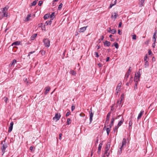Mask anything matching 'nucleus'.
Masks as SVG:
<instances>
[{"mask_svg":"<svg viewBox=\"0 0 157 157\" xmlns=\"http://www.w3.org/2000/svg\"><path fill=\"white\" fill-rule=\"evenodd\" d=\"M9 7L7 6L5 7L2 8L1 9V11L0 12V14L2 18V17H7L8 16V13L7 12Z\"/></svg>","mask_w":157,"mask_h":157,"instance_id":"1","label":"nucleus"},{"mask_svg":"<svg viewBox=\"0 0 157 157\" xmlns=\"http://www.w3.org/2000/svg\"><path fill=\"white\" fill-rule=\"evenodd\" d=\"M44 45L46 47H49L50 45V41L48 38L44 39L43 40Z\"/></svg>","mask_w":157,"mask_h":157,"instance_id":"2","label":"nucleus"},{"mask_svg":"<svg viewBox=\"0 0 157 157\" xmlns=\"http://www.w3.org/2000/svg\"><path fill=\"white\" fill-rule=\"evenodd\" d=\"M61 117V115L60 113H56L54 117H53V120H56V121L59 120Z\"/></svg>","mask_w":157,"mask_h":157,"instance_id":"3","label":"nucleus"},{"mask_svg":"<svg viewBox=\"0 0 157 157\" xmlns=\"http://www.w3.org/2000/svg\"><path fill=\"white\" fill-rule=\"evenodd\" d=\"M7 147V146L6 144H3V145L2 147L1 148L2 152L3 153L2 155H3L5 152L6 149Z\"/></svg>","mask_w":157,"mask_h":157,"instance_id":"4","label":"nucleus"},{"mask_svg":"<svg viewBox=\"0 0 157 157\" xmlns=\"http://www.w3.org/2000/svg\"><path fill=\"white\" fill-rule=\"evenodd\" d=\"M121 91V86H119V84L118 85V86L117 87L116 89V92L115 94L116 95H118V93Z\"/></svg>","mask_w":157,"mask_h":157,"instance_id":"5","label":"nucleus"},{"mask_svg":"<svg viewBox=\"0 0 157 157\" xmlns=\"http://www.w3.org/2000/svg\"><path fill=\"white\" fill-rule=\"evenodd\" d=\"M92 108L90 109V111H89L90 113V123H91L92 121L93 120V117L94 115V113H92L91 112Z\"/></svg>","mask_w":157,"mask_h":157,"instance_id":"6","label":"nucleus"},{"mask_svg":"<svg viewBox=\"0 0 157 157\" xmlns=\"http://www.w3.org/2000/svg\"><path fill=\"white\" fill-rule=\"evenodd\" d=\"M118 16V14L114 12V13H112L111 18H114V20L115 21L117 17Z\"/></svg>","mask_w":157,"mask_h":157,"instance_id":"7","label":"nucleus"},{"mask_svg":"<svg viewBox=\"0 0 157 157\" xmlns=\"http://www.w3.org/2000/svg\"><path fill=\"white\" fill-rule=\"evenodd\" d=\"M13 122H11L10 125L8 129V132H10L12 131L13 129Z\"/></svg>","mask_w":157,"mask_h":157,"instance_id":"8","label":"nucleus"},{"mask_svg":"<svg viewBox=\"0 0 157 157\" xmlns=\"http://www.w3.org/2000/svg\"><path fill=\"white\" fill-rule=\"evenodd\" d=\"M44 90H45L44 92V94L46 95L50 90V88L49 86H48L45 88Z\"/></svg>","mask_w":157,"mask_h":157,"instance_id":"9","label":"nucleus"},{"mask_svg":"<svg viewBox=\"0 0 157 157\" xmlns=\"http://www.w3.org/2000/svg\"><path fill=\"white\" fill-rule=\"evenodd\" d=\"M156 32L155 31L153 34V41L154 43H155L156 42Z\"/></svg>","mask_w":157,"mask_h":157,"instance_id":"10","label":"nucleus"},{"mask_svg":"<svg viewBox=\"0 0 157 157\" xmlns=\"http://www.w3.org/2000/svg\"><path fill=\"white\" fill-rule=\"evenodd\" d=\"M87 27V26H86V27H82V28H80L79 29V31L80 33H81V32L82 33V32H84L86 30V29Z\"/></svg>","mask_w":157,"mask_h":157,"instance_id":"11","label":"nucleus"},{"mask_svg":"<svg viewBox=\"0 0 157 157\" xmlns=\"http://www.w3.org/2000/svg\"><path fill=\"white\" fill-rule=\"evenodd\" d=\"M144 111L143 110H141L138 116L137 117V119L139 120L141 117L142 116L143 114Z\"/></svg>","mask_w":157,"mask_h":157,"instance_id":"12","label":"nucleus"},{"mask_svg":"<svg viewBox=\"0 0 157 157\" xmlns=\"http://www.w3.org/2000/svg\"><path fill=\"white\" fill-rule=\"evenodd\" d=\"M114 120L115 118L114 117H112L111 120L110 124L109 125V126L110 128H111L113 126Z\"/></svg>","mask_w":157,"mask_h":157,"instance_id":"13","label":"nucleus"},{"mask_svg":"<svg viewBox=\"0 0 157 157\" xmlns=\"http://www.w3.org/2000/svg\"><path fill=\"white\" fill-rule=\"evenodd\" d=\"M126 140L124 138L123 140L122 141V144L121 147H123L124 146L126 145Z\"/></svg>","mask_w":157,"mask_h":157,"instance_id":"14","label":"nucleus"},{"mask_svg":"<svg viewBox=\"0 0 157 157\" xmlns=\"http://www.w3.org/2000/svg\"><path fill=\"white\" fill-rule=\"evenodd\" d=\"M20 42L19 41H16L13 43L12 44V46H14V45H18L20 44Z\"/></svg>","mask_w":157,"mask_h":157,"instance_id":"15","label":"nucleus"},{"mask_svg":"<svg viewBox=\"0 0 157 157\" xmlns=\"http://www.w3.org/2000/svg\"><path fill=\"white\" fill-rule=\"evenodd\" d=\"M16 62L17 61L15 59L13 60L12 62L10 64V66L12 67L13 66L15 65V64L16 63Z\"/></svg>","mask_w":157,"mask_h":157,"instance_id":"16","label":"nucleus"},{"mask_svg":"<svg viewBox=\"0 0 157 157\" xmlns=\"http://www.w3.org/2000/svg\"><path fill=\"white\" fill-rule=\"evenodd\" d=\"M124 121V119L122 118L121 120L118 122L117 126L118 127L120 126L123 124Z\"/></svg>","mask_w":157,"mask_h":157,"instance_id":"17","label":"nucleus"},{"mask_svg":"<svg viewBox=\"0 0 157 157\" xmlns=\"http://www.w3.org/2000/svg\"><path fill=\"white\" fill-rule=\"evenodd\" d=\"M102 144L100 143L99 145V146L98 147V154H99V153L101 152V149L102 147Z\"/></svg>","mask_w":157,"mask_h":157,"instance_id":"18","label":"nucleus"},{"mask_svg":"<svg viewBox=\"0 0 157 157\" xmlns=\"http://www.w3.org/2000/svg\"><path fill=\"white\" fill-rule=\"evenodd\" d=\"M52 20H53V18H52L49 21H46L45 23V25H51L52 22Z\"/></svg>","mask_w":157,"mask_h":157,"instance_id":"19","label":"nucleus"},{"mask_svg":"<svg viewBox=\"0 0 157 157\" xmlns=\"http://www.w3.org/2000/svg\"><path fill=\"white\" fill-rule=\"evenodd\" d=\"M31 17V16L30 14L28 15L27 17H26L24 21H29Z\"/></svg>","mask_w":157,"mask_h":157,"instance_id":"20","label":"nucleus"},{"mask_svg":"<svg viewBox=\"0 0 157 157\" xmlns=\"http://www.w3.org/2000/svg\"><path fill=\"white\" fill-rule=\"evenodd\" d=\"M139 5L140 7H142L144 6V0H139Z\"/></svg>","mask_w":157,"mask_h":157,"instance_id":"21","label":"nucleus"},{"mask_svg":"<svg viewBox=\"0 0 157 157\" xmlns=\"http://www.w3.org/2000/svg\"><path fill=\"white\" fill-rule=\"evenodd\" d=\"M110 43L109 41H106L104 43V44L105 46H109L110 44Z\"/></svg>","mask_w":157,"mask_h":157,"instance_id":"22","label":"nucleus"},{"mask_svg":"<svg viewBox=\"0 0 157 157\" xmlns=\"http://www.w3.org/2000/svg\"><path fill=\"white\" fill-rule=\"evenodd\" d=\"M24 82L27 85H29V82L28 80V79L26 78H24L23 79Z\"/></svg>","mask_w":157,"mask_h":157,"instance_id":"23","label":"nucleus"},{"mask_svg":"<svg viewBox=\"0 0 157 157\" xmlns=\"http://www.w3.org/2000/svg\"><path fill=\"white\" fill-rule=\"evenodd\" d=\"M140 77H134V81L135 82V83H137L140 80L139 79Z\"/></svg>","mask_w":157,"mask_h":157,"instance_id":"24","label":"nucleus"},{"mask_svg":"<svg viewBox=\"0 0 157 157\" xmlns=\"http://www.w3.org/2000/svg\"><path fill=\"white\" fill-rule=\"evenodd\" d=\"M109 119H106V120L105 121V126L104 128H105L106 127V126H105V124H108L109 122ZM103 129H104V128H103Z\"/></svg>","mask_w":157,"mask_h":157,"instance_id":"25","label":"nucleus"},{"mask_svg":"<svg viewBox=\"0 0 157 157\" xmlns=\"http://www.w3.org/2000/svg\"><path fill=\"white\" fill-rule=\"evenodd\" d=\"M110 147L109 144H107L106 146L105 150L108 151Z\"/></svg>","mask_w":157,"mask_h":157,"instance_id":"26","label":"nucleus"},{"mask_svg":"<svg viewBox=\"0 0 157 157\" xmlns=\"http://www.w3.org/2000/svg\"><path fill=\"white\" fill-rule=\"evenodd\" d=\"M129 75L130 74L127 73L126 74L124 77V80H125L126 81L127 80V78H128Z\"/></svg>","mask_w":157,"mask_h":157,"instance_id":"27","label":"nucleus"},{"mask_svg":"<svg viewBox=\"0 0 157 157\" xmlns=\"http://www.w3.org/2000/svg\"><path fill=\"white\" fill-rule=\"evenodd\" d=\"M109 127V128H107L106 129V132L107 133V134L108 135H109V133L110 132V129Z\"/></svg>","mask_w":157,"mask_h":157,"instance_id":"28","label":"nucleus"},{"mask_svg":"<svg viewBox=\"0 0 157 157\" xmlns=\"http://www.w3.org/2000/svg\"><path fill=\"white\" fill-rule=\"evenodd\" d=\"M70 73L73 75H75L76 74V72L74 70H71Z\"/></svg>","mask_w":157,"mask_h":157,"instance_id":"29","label":"nucleus"},{"mask_svg":"<svg viewBox=\"0 0 157 157\" xmlns=\"http://www.w3.org/2000/svg\"><path fill=\"white\" fill-rule=\"evenodd\" d=\"M117 31L116 29H113L111 30L110 33L113 34H114L116 33Z\"/></svg>","mask_w":157,"mask_h":157,"instance_id":"30","label":"nucleus"},{"mask_svg":"<svg viewBox=\"0 0 157 157\" xmlns=\"http://www.w3.org/2000/svg\"><path fill=\"white\" fill-rule=\"evenodd\" d=\"M113 45L115 46V48H116L117 49L118 48L119 46H118V44L117 43H116V42L114 43L113 44Z\"/></svg>","mask_w":157,"mask_h":157,"instance_id":"31","label":"nucleus"},{"mask_svg":"<svg viewBox=\"0 0 157 157\" xmlns=\"http://www.w3.org/2000/svg\"><path fill=\"white\" fill-rule=\"evenodd\" d=\"M122 101V99L121 98V99L120 101H117V103L116 104V105H117V106H118V105L120 106V105L121 104V102Z\"/></svg>","mask_w":157,"mask_h":157,"instance_id":"32","label":"nucleus"},{"mask_svg":"<svg viewBox=\"0 0 157 157\" xmlns=\"http://www.w3.org/2000/svg\"><path fill=\"white\" fill-rule=\"evenodd\" d=\"M37 1H34L32 3H31V5L32 6H35L36 4Z\"/></svg>","mask_w":157,"mask_h":157,"instance_id":"33","label":"nucleus"},{"mask_svg":"<svg viewBox=\"0 0 157 157\" xmlns=\"http://www.w3.org/2000/svg\"><path fill=\"white\" fill-rule=\"evenodd\" d=\"M49 17L52 18L55 17V12L52 13L51 15H49Z\"/></svg>","mask_w":157,"mask_h":157,"instance_id":"34","label":"nucleus"},{"mask_svg":"<svg viewBox=\"0 0 157 157\" xmlns=\"http://www.w3.org/2000/svg\"><path fill=\"white\" fill-rule=\"evenodd\" d=\"M49 17V15L48 14H45L44 17V19H46L48 18Z\"/></svg>","mask_w":157,"mask_h":157,"instance_id":"35","label":"nucleus"},{"mask_svg":"<svg viewBox=\"0 0 157 157\" xmlns=\"http://www.w3.org/2000/svg\"><path fill=\"white\" fill-rule=\"evenodd\" d=\"M71 119L70 118H68L67 120V124L69 125L71 123Z\"/></svg>","mask_w":157,"mask_h":157,"instance_id":"36","label":"nucleus"},{"mask_svg":"<svg viewBox=\"0 0 157 157\" xmlns=\"http://www.w3.org/2000/svg\"><path fill=\"white\" fill-rule=\"evenodd\" d=\"M140 72H137L136 73L135 75V77H140Z\"/></svg>","mask_w":157,"mask_h":157,"instance_id":"37","label":"nucleus"},{"mask_svg":"<svg viewBox=\"0 0 157 157\" xmlns=\"http://www.w3.org/2000/svg\"><path fill=\"white\" fill-rule=\"evenodd\" d=\"M148 66V63L147 61H145V64H144V67L145 68H147Z\"/></svg>","mask_w":157,"mask_h":157,"instance_id":"38","label":"nucleus"},{"mask_svg":"<svg viewBox=\"0 0 157 157\" xmlns=\"http://www.w3.org/2000/svg\"><path fill=\"white\" fill-rule=\"evenodd\" d=\"M123 147H121H121L119 149V151H118V153H119V154H121L122 152V148Z\"/></svg>","mask_w":157,"mask_h":157,"instance_id":"39","label":"nucleus"},{"mask_svg":"<svg viewBox=\"0 0 157 157\" xmlns=\"http://www.w3.org/2000/svg\"><path fill=\"white\" fill-rule=\"evenodd\" d=\"M118 127L117 126H115V128H114V129H113V131L115 132L116 131H117V130L118 128Z\"/></svg>","mask_w":157,"mask_h":157,"instance_id":"40","label":"nucleus"},{"mask_svg":"<svg viewBox=\"0 0 157 157\" xmlns=\"http://www.w3.org/2000/svg\"><path fill=\"white\" fill-rule=\"evenodd\" d=\"M36 36H37V34H34L33 35L31 36V37L32 40L34 39L35 38V37Z\"/></svg>","mask_w":157,"mask_h":157,"instance_id":"41","label":"nucleus"},{"mask_svg":"<svg viewBox=\"0 0 157 157\" xmlns=\"http://www.w3.org/2000/svg\"><path fill=\"white\" fill-rule=\"evenodd\" d=\"M108 151L105 150V154H106L107 156H108L109 155V153L108 152Z\"/></svg>","mask_w":157,"mask_h":157,"instance_id":"42","label":"nucleus"},{"mask_svg":"<svg viewBox=\"0 0 157 157\" xmlns=\"http://www.w3.org/2000/svg\"><path fill=\"white\" fill-rule=\"evenodd\" d=\"M62 6H63V4H62V3H60V4L59 5V6H58V9L59 10H60V9H61L62 8Z\"/></svg>","mask_w":157,"mask_h":157,"instance_id":"43","label":"nucleus"},{"mask_svg":"<svg viewBox=\"0 0 157 157\" xmlns=\"http://www.w3.org/2000/svg\"><path fill=\"white\" fill-rule=\"evenodd\" d=\"M132 124V120H131L129 122V127H131Z\"/></svg>","mask_w":157,"mask_h":157,"instance_id":"44","label":"nucleus"},{"mask_svg":"<svg viewBox=\"0 0 157 157\" xmlns=\"http://www.w3.org/2000/svg\"><path fill=\"white\" fill-rule=\"evenodd\" d=\"M110 114L111 113L110 112H109L108 113L106 116V119H109L110 117Z\"/></svg>","mask_w":157,"mask_h":157,"instance_id":"45","label":"nucleus"},{"mask_svg":"<svg viewBox=\"0 0 157 157\" xmlns=\"http://www.w3.org/2000/svg\"><path fill=\"white\" fill-rule=\"evenodd\" d=\"M3 99L4 100V101L5 102L7 103V101L8 100V98L7 97H5L3 98Z\"/></svg>","mask_w":157,"mask_h":157,"instance_id":"46","label":"nucleus"},{"mask_svg":"<svg viewBox=\"0 0 157 157\" xmlns=\"http://www.w3.org/2000/svg\"><path fill=\"white\" fill-rule=\"evenodd\" d=\"M42 3H43L42 1H39V2H38V5L39 6H41V5L42 4Z\"/></svg>","mask_w":157,"mask_h":157,"instance_id":"47","label":"nucleus"},{"mask_svg":"<svg viewBox=\"0 0 157 157\" xmlns=\"http://www.w3.org/2000/svg\"><path fill=\"white\" fill-rule=\"evenodd\" d=\"M79 115L81 117H84L85 116V114L82 113H81Z\"/></svg>","mask_w":157,"mask_h":157,"instance_id":"48","label":"nucleus"},{"mask_svg":"<svg viewBox=\"0 0 157 157\" xmlns=\"http://www.w3.org/2000/svg\"><path fill=\"white\" fill-rule=\"evenodd\" d=\"M113 36L112 35H110L109 36V37L111 39V41H113L114 40V39L112 37Z\"/></svg>","mask_w":157,"mask_h":157,"instance_id":"49","label":"nucleus"},{"mask_svg":"<svg viewBox=\"0 0 157 157\" xmlns=\"http://www.w3.org/2000/svg\"><path fill=\"white\" fill-rule=\"evenodd\" d=\"M132 39L133 40H136V35H134L132 36Z\"/></svg>","mask_w":157,"mask_h":157,"instance_id":"50","label":"nucleus"},{"mask_svg":"<svg viewBox=\"0 0 157 157\" xmlns=\"http://www.w3.org/2000/svg\"><path fill=\"white\" fill-rule=\"evenodd\" d=\"M133 78L132 77H131L130 78V80H129V83H132V81H133Z\"/></svg>","mask_w":157,"mask_h":157,"instance_id":"51","label":"nucleus"},{"mask_svg":"<svg viewBox=\"0 0 157 157\" xmlns=\"http://www.w3.org/2000/svg\"><path fill=\"white\" fill-rule=\"evenodd\" d=\"M137 83H135V85L134 86V90H135L137 88Z\"/></svg>","mask_w":157,"mask_h":157,"instance_id":"52","label":"nucleus"},{"mask_svg":"<svg viewBox=\"0 0 157 157\" xmlns=\"http://www.w3.org/2000/svg\"><path fill=\"white\" fill-rule=\"evenodd\" d=\"M35 52V51H32V52H30L29 53V54H28V56H30V55L31 54H32L34 53Z\"/></svg>","mask_w":157,"mask_h":157,"instance_id":"53","label":"nucleus"},{"mask_svg":"<svg viewBox=\"0 0 157 157\" xmlns=\"http://www.w3.org/2000/svg\"><path fill=\"white\" fill-rule=\"evenodd\" d=\"M70 113H71L70 111L68 112L66 115V117H67V116H69L70 114Z\"/></svg>","mask_w":157,"mask_h":157,"instance_id":"54","label":"nucleus"},{"mask_svg":"<svg viewBox=\"0 0 157 157\" xmlns=\"http://www.w3.org/2000/svg\"><path fill=\"white\" fill-rule=\"evenodd\" d=\"M131 68V67H129V69L128 71V72H127V73H128L129 74H130V73H131V70L130 69V68Z\"/></svg>","mask_w":157,"mask_h":157,"instance_id":"55","label":"nucleus"},{"mask_svg":"<svg viewBox=\"0 0 157 157\" xmlns=\"http://www.w3.org/2000/svg\"><path fill=\"white\" fill-rule=\"evenodd\" d=\"M75 106L73 105L71 106V111H73L75 109Z\"/></svg>","mask_w":157,"mask_h":157,"instance_id":"56","label":"nucleus"},{"mask_svg":"<svg viewBox=\"0 0 157 157\" xmlns=\"http://www.w3.org/2000/svg\"><path fill=\"white\" fill-rule=\"evenodd\" d=\"M95 55H96V56L97 58L99 56L98 53L96 52H95Z\"/></svg>","mask_w":157,"mask_h":157,"instance_id":"57","label":"nucleus"},{"mask_svg":"<svg viewBox=\"0 0 157 157\" xmlns=\"http://www.w3.org/2000/svg\"><path fill=\"white\" fill-rule=\"evenodd\" d=\"M30 150L32 151H34V150H33V147L32 146H31L30 147V148H29Z\"/></svg>","mask_w":157,"mask_h":157,"instance_id":"58","label":"nucleus"},{"mask_svg":"<svg viewBox=\"0 0 157 157\" xmlns=\"http://www.w3.org/2000/svg\"><path fill=\"white\" fill-rule=\"evenodd\" d=\"M62 136V134L61 133H60L59 135V139L60 140H61V139Z\"/></svg>","mask_w":157,"mask_h":157,"instance_id":"59","label":"nucleus"},{"mask_svg":"<svg viewBox=\"0 0 157 157\" xmlns=\"http://www.w3.org/2000/svg\"><path fill=\"white\" fill-rule=\"evenodd\" d=\"M115 5L113 4H111L110 5L109 8H111L112 7V6H114Z\"/></svg>","mask_w":157,"mask_h":157,"instance_id":"60","label":"nucleus"},{"mask_svg":"<svg viewBox=\"0 0 157 157\" xmlns=\"http://www.w3.org/2000/svg\"><path fill=\"white\" fill-rule=\"evenodd\" d=\"M122 23L121 22H120L118 25L119 27H121V25H122Z\"/></svg>","mask_w":157,"mask_h":157,"instance_id":"61","label":"nucleus"},{"mask_svg":"<svg viewBox=\"0 0 157 157\" xmlns=\"http://www.w3.org/2000/svg\"><path fill=\"white\" fill-rule=\"evenodd\" d=\"M111 30V29L110 28H109L107 30V31L108 32L110 33Z\"/></svg>","mask_w":157,"mask_h":157,"instance_id":"62","label":"nucleus"},{"mask_svg":"<svg viewBox=\"0 0 157 157\" xmlns=\"http://www.w3.org/2000/svg\"><path fill=\"white\" fill-rule=\"evenodd\" d=\"M98 138H97L96 140L95 141V143L96 144L98 143Z\"/></svg>","mask_w":157,"mask_h":157,"instance_id":"63","label":"nucleus"},{"mask_svg":"<svg viewBox=\"0 0 157 157\" xmlns=\"http://www.w3.org/2000/svg\"><path fill=\"white\" fill-rule=\"evenodd\" d=\"M98 66L99 67H101L102 65L101 63H99L98 64Z\"/></svg>","mask_w":157,"mask_h":157,"instance_id":"64","label":"nucleus"}]
</instances>
